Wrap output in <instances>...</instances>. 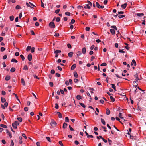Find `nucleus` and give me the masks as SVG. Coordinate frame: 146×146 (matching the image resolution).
<instances>
[{"label": "nucleus", "mask_w": 146, "mask_h": 146, "mask_svg": "<svg viewBox=\"0 0 146 146\" xmlns=\"http://www.w3.org/2000/svg\"><path fill=\"white\" fill-rule=\"evenodd\" d=\"M134 64V66H136V62L134 59H133L131 63V65L133 66Z\"/></svg>", "instance_id": "obj_7"}, {"label": "nucleus", "mask_w": 146, "mask_h": 146, "mask_svg": "<svg viewBox=\"0 0 146 146\" xmlns=\"http://www.w3.org/2000/svg\"><path fill=\"white\" fill-rule=\"evenodd\" d=\"M32 55L31 54H29L28 56V59L29 61H31L32 60Z\"/></svg>", "instance_id": "obj_6"}, {"label": "nucleus", "mask_w": 146, "mask_h": 146, "mask_svg": "<svg viewBox=\"0 0 146 146\" xmlns=\"http://www.w3.org/2000/svg\"><path fill=\"white\" fill-rule=\"evenodd\" d=\"M11 21H13L14 19V17L13 16H11L9 17Z\"/></svg>", "instance_id": "obj_35"}, {"label": "nucleus", "mask_w": 146, "mask_h": 146, "mask_svg": "<svg viewBox=\"0 0 146 146\" xmlns=\"http://www.w3.org/2000/svg\"><path fill=\"white\" fill-rule=\"evenodd\" d=\"M67 126V124L65 123H63V128L64 129L66 128Z\"/></svg>", "instance_id": "obj_23"}, {"label": "nucleus", "mask_w": 146, "mask_h": 146, "mask_svg": "<svg viewBox=\"0 0 146 146\" xmlns=\"http://www.w3.org/2000/svg\"><path fill=\"white\" fill-rule=\"evenodd\" d=\"M75 21V20L73 19H72L71 21V22L69 23V24H73L74 23Z\"/></svg>", "instance_id": "obj_34"}, {"label": "nucleus", "mask_w": 146, "mask_h": 146, "mask_svg": "<svg viewBox=\"0 0 146 146\" xmlns=\"http://www.w3.org/2000/svg\"><path fill=\"white\" fill-rule=\"evenodd\" d=\"M118 17L119 18H123L125 17V15H120L118 16Z\"/></svg>", "instance_id": "obj_40"}, {"label": "nucleus", "mask_w": 146, "mask_h": 146, "mask_svg": "<svg viewBox=\"0 0 146 146\" xmlns=\"http://www.w3.org/2000/svg\"><path fill=\"white\" fill-rule=\"evenodd\" d=\"M137 16L139 17H141L144 15V14L143 13H137Z\"/></svg>", "instance_id": "obj_27"}, {"label": "nucleus", "mask_w": 146, "mask_h": 146, "mask_svg": "<svg viewBox=\"0 0 146 146\" xmlns=\"http://www.w3.org/2000/svg\"><path fill=\"white\" fill-rule=\"evenodd\" d=\"M11 62H15V63H17V62L18 61H17L14 58H13L12 59Z\"/></svg>", "instance_id": "obj_24"}, {"label": "nucleus", "mask_w": 146, "mask_h": 146, "mask_svg": "<svg viewBox=\"0 0 146 146\" xmlns=\"http://www.w3.org/2000/svg\"><path fill=\"white\" fill-rule=\"evenodd\" d=\"M81 54V52L80 51H78L77 53V56H80Z\"/></svg>", "instance_id": "obj_41"}, {"label": "nucleus", "mask_w": 146, "mask_h": 146, "mask_svg": "<svg viewBox=\"0 0 146 146\" xmlns=\"http://www.w3.org/2000/svg\"><path fill=\"white\" fill-rule=\"evenodd\" d=\"M14 145V143L13 141V140H11V143L10 146H13Z\"/></svg>", "instance_id": "obj_57"}, {"label": "nucleus", "mask_w": 146, "mask_h": 146, "mask_svg": "<svg viewBox=\"0 0 146 146\" xmlns=\"http://www.w3.org/2000/svg\"><path fill=\"white\" fill-rule=\"evenodd\" d=\"M127 5V4L126 3H125L124 4L122 5H121V7L123 9H125L126 8Z\"/></svg>", "instance_id": "obj_9"}, {"label": "nucleus", "mask_w": 146, "mask_h": 146, "mask_svg": "<svg viewBox=\"0 0 146 146\" xmlns=\"http://www.w3.org/2000/svg\"><path fill=\"white\" fill-rule=\"evenodd\" d=\"M26 5L27 7H30L32 8H33L32 6L33 7H35V6L33 4L31 3L30 2H29V3H28L27 2L26 3Z\"/></svg>", "instance_id": "obj_4"}, {"label": "nucleus", "mask_w": 146, "mask_h": 146, "mask_svg": "<svg viewBox=\"0 0 146 146\" xmlns=\"http://www.w3.org/2000/svg\"><path fill=\"white\" fill-rule=\"evenodd\" d=\"M74 143L75 144H76V145H78L79 144V143L77 140H76L75 141H74Z\"/></svg>", "instance_id": "obj_62"}, {"label": "nucleus", "mask_w": 146, "mask_h": 146, "mask_svg": "<svg viewBox=\"0 0 146 146\" xmlns=\"http://www.w3.org/2000/svg\"><path fill=\"white\" fill-rule=\"evenodd\" d=\"M56 114H57L59 118H60L62 117V115L60 113L58 112H57Z\"/></svg>", "instance_id": "obj_17"}, {"label": "nucleus", "mask_w": 146, "mask_h": 146, "mask_svg": "<svg viewBox=\"0 0 146 146\" xmlns=\"http://www.w3.org/2000/svg\"><path fill=\"white\" fill-rule=\"evenodd\" d=\"M55 108L56 109H58L59 106H58V104L57 103H56V104H55Z\"/></svg>", "instance_id": "obj_61"}, {"label": "nucleus", "mask_w": 146, "mask_h": 146, "mask_svg": "<svg viewBox=\"0 0 146 146\" xmlns=\"http://www.w3.org/2000/svg\"><path fill=\"white\" fill-rule=\"evenodd\" d=\"M111 85L112 88H113L115 91H116V87L115 85V84H111Z\"/></svg>", "instance_id": "obj_22"}, {"label": "nucleus", "mask_w": 146, "mask_h": 146, "mask_svg": "<svg viewBox=\"0 0 146 146\" xmlns=\"http://www.w3.org/2000/svg\"><path fill=\"white\" fill-rule=\"evenodd\" d=\"M50 72L51 74H54L55 73V70L53 69H52L51 70Z\"/></svg>", "instance_id": "obj_53"}, {"label": "nucleus", "mask_w": 146, "mask_h": 146, "mask_svg": "<svg viewBox=\"0 0 146 146\" xmlns=\"http://www.w3.org/2000/svg\"><path fill=\"white\" fill-rule=\"evenodd\" d=\"M110 98L111 100L113 102L115 100L114 98L112 96H110Z\"/></svg>", "instance_id": "obj_36"}, {"label": "nucleus", "mask_w": 146, "mask_h": 146, "mask_svg": "<svg viewBox=\"0 0 146 146\" xmlns=\"http://www.w3.org/2000/svg\"><path fill=\"white\" fill-rule=\"evenodd\" d=\"M54 36H55L58 37L59 36V35L58 33H55V34L54 35Z\"/></svg>", "instance_id": "obj_47"}, {"label": "nucleus", "mask_w": 146, "mask_h": 146, "mask_svg": "<svg viewBox=\"0 0 146 146\" xmlns=\"http://www.w3.org/2000/svg\"><path fill=\"white\" fill-rule=\"evenodd\" d=\"M86 30L87 31H89L90 30V28L88 27H87L86 28Z\"/></svg>", "instance_id": "obj_63"}, {"label": "nucleus", "mask_w": 146, "mask_h": 146, "mask_svg": "<svg viewBox=\"0 0 146 146\" xmlns=\"http://www.w3.org/2000/svg\"><path fill=\"white\" fill-rule=\"evenodd\" d=\"M119 116L121 119H123V117H122V113H119Z\"/></svg>", "instance_id": "obj_52"}, {"label": "nucleus", "mask_w": 146, "mask_h": 146, "mask_svg": "<svg viewBox=\"0 0 146 146\" xmlns=\"http://www.w3.org/2000/svg\"><path fill=\"white\" fill-rule=\"evenodd\" d=\"M34 78H36V79H39V78H38L36 75H34Z\"/></svg>", "instance_id": "obj_60"}, {"label": "nucleus", "mask_w": 146, "mask_h": 146, "mask_svg": "<svg viewBox=\"0 0 146 146\" xmlns=\"http://www.w3.org/2000/svg\"><path fill=\"white\" fill-rule=\"evenodd\" d=\"M19 125V123L18 121H15V122L12 124V126L15 129L17 128V125Z\"/></svg>", "instance_id": "obj_1"}, {"label": "nucleus", "mask_w": 146, "mask_h": 146, "mask_svg": "<svg viewBox=\"0 0 146 146\" xmlns=\"http://www.w3.org/2000/svg\"><path fill=\"white\" fill-rule=\"evenodd\" d=\"M50 125L52 127H54L56 126L57 123L55 121L52 120L50 123Z\"/></svg>", "instance_id": "obj_2"}, {"label": "nucleus", "mask_w": 146, "mask_h": 146, "mask_svg": "<svg viewBox=\"0 0 146 146\" xmlns=\"http://www.w3.org/2000/svg\"><path fill=\"white\" fill-rule=\"evenodd\" d=\"M21 81L22 85L24 86H25V83L24 79L23 78H21Z\"/></svg>", "instance_id": "obj_11"}, {"label": "nucleus", "mask_w": 146, "mask_h": 146, "mask_svg": "<svg viewBox=\"0 0 146 146\" xmlns=\"http://www.w3.org/2000/svg\"><path fill=\"white\" fill-rule=\"evenodd\" d=\"M76 66V65L75 64H73L71 67V69L72 70H74Z\"/></svg>", "instance_id": "obj_16"}, {"label": "nucleus", "mask_w": 146, "mask_h": 146, "mask_svg": "<svg viewBox=\"0 0 146 146\" xmlns=\"http://www.w3.org/2000/svg\"><path fill=\"white\" fill-rule=\"evenodd\" d=\"M76 98L78 100H80L82 99V97L79 95H78L76 96Z\"/></svg>", "instance_id": "obj_21"}, {"label": "nucleus", "mask_w": 146, "mask_h": 146, "mask_svg": "<svg viewBox=\"0 0 146 146\" xmlns=\"http://www.w3.org/2000/svg\"><path fill=\"white\" fill-rule=\"evenodd\" d=\"M65 14L66 15L70 16V13L69 12H67L65 13Z\"/></svg>", "instance_id": "obj_39"}, {"label": "nucleus", "mask_w": 146, "mask_h": 146, "mask_svg": "<svg viewBox=\"0 0 146 146\" xmlns=\"http://www.w3.org/2000/svg\"><path fill=\"white\" fill-rule=\"evenodd\" d=\"M101 122L103 124L105 125L106 124V122L104 119H101Z\"/></svg>", "instance_id": "obj_44"}, {"label": "nucleus", "mask_w": 146, "mask_h": 146, "mask_svg": "<svg viewBox=\"0 0 146 146\" xmlns=\"http://www.w3.org/2000/svg\"><path fill=\"white\" fill-rule=\"evenodd\" d=\"M59 143L61 146H64L63 144L62 143V142L61 141H60L59 142Z\"/></svg>", "instance_id": "obj_59"}, {"label": "nucleus", "mask_w": 146, "mask_h": 146, "mask_svg": "<svg viewBox=\"0 0 146 146\" xmlns=\"http://www.w3.org/2000/svg\"><path fill=\"white\" fill-rule=\"evenodd\" d=\"M6 132L7 133H8V134L9 136L11 138L12 137V135L9 132V131L7 129L6 130Z\"/></svg>", "instance_id": "obj_10"}, {"label": "nucleus", "mask_w": 146, "mask_h": 146, "mask_svg": "<svg viewBox=\"0 0 146 146\" xmlns=\"http://www.w3.org/2000/svg\"><path fill=\"white\" fill-rule=\"evenodd\" d=\"M60 11V9H58L57 10H55V13L56 14H57V13H58Z\"/></svg>", "instance_id": "obj_50"}, {"label": "nucleus", "mask_w": 146, "mask_h": 146, "mask_svg": "<svg viewBox=\"0 0 146 146\" xmlns=\"http://www.w3.org/2000/svg\"><path fill=\"white\" fill-rule=\"evenodd\" d=\"M31 48V47L30 46H28L26 48V50L27 51H29Z\"/></svg>", "instance_id": "obj_30"}, {"label": "nucleus", "mask_w": 146, "mask_h": 146, "mask_svg": "<svg viewBox=\"0 0 146 146\" xmlns=\"http://www.w3.org/2000/svg\"><path fill=\"white\" fill-rule=\"evenodd\" d=\"M79 104L83 107V108L85 107V105L83 103L80 102Z\"/></svg>", "instance_id": "obj_38"}, {"label": "nucleus", "mask_w": 146, "mask_h": 146, "mask_svg": "<svg viewBox=\"0 0 146 146\" xmlns=\"http://www.w3.org/2000/svg\"><path fill=\"white\" fill-rule=\"evenodd\" d=\"M49 26L51 28H54L55 27L54 23L53 22H51L49 23Z\"/></svg>", "instance_id": "obj_3"}, {"label": "nucleus", "mask_w": 146, "mask_h": 146, "mask_svg": "<svg viewBox=\"0 0 146 146\" xmlns=\"http://www.w3.org/2000/svg\"><path fill=\"white\" fill-rule=\"evenodd\" d=\"M74 77H76V78H77L78 77V75L77 74V73L76 72H74Z\"/></svg>", "instance_id": "obj_20"}, {"label": "nucleus", "mask_w": 146, "mask_h": 146, "mask_svg": "<svg viewBox=\"0 0 146 146\" xmlns=\"http://www.w3.org/2000/svg\"><path fill=\"white\" fill-rule=\"evenodd\" d=\"M77 8L78 9H82V10H83V7L82 6L79 5L77 6Z\"/></svg>", "instance_id": "obj_29"}, {"label": "nucleus", "mask_w": 146, "mask_h": 146, "mask_svg": "<svg viewBox=\"0 0 146 146\" xmlns=\"http://www.w3.org/2000/svg\"><path fill=\"white\" fill-rule=\"evenodd\" d=\"M6 92L4 91H2V94L3 95H5L6 94Z\"/></svg>", "instance_id": "obj_64"}, {"label": "nucleus", "mask_w": 146, "mask_h": 146, "mask_svg": "<svg viewBox=\"0 0 146 146\" xmlns=\"http://www.w3.org/2000/svg\"><path fill=\"white\" fill-rule=\"evenodd\" d=\"M20 57L21 58L22 60L23 61L25 58L24 56L23 55L21 54L20 55Z\"/></svg>", "instance_id": "obj_42"}, {"label": "nucleus", "mask_w": 146, "mask_h": 146, "mask_svg": "<svg viewBox=\"0 0 146 146\" xmlns=\"http://www.w3.org/2000/svg\"><path fill=\"white\" fill-rule=\"evenodd\" d=\"M23 69L25 70H27L28 69V67L27 65H25L24 66Z\"/></svg>", "instance_id": "obj_32"}, {"label": "nucleus", "mask_w": 146, "mask_h": 146, "mask_svg": "<svg viewBox=\"0 0 146 146\" xmlns=\"http://www.w3.org/2000/svg\"><path fill=\"white\" fill-rule=\"evenodd\" d=\"M96 5L97 7L98 8H100V5H99V4L97 2H96Z\"/></svg>", "instance_id": "obj_51"}, {"label": "nucleus", "mask_w": 146, "mask_h": 146, "mask_svg": "<svg viewBox=\"0 0 146 146\" xmlns=\"http://www.w3.org/2000/svg\"><path fill=\"white\" fill-rule=\"evenodd\" d=\"M20 8H21L20 7V6H19V5H17V6H16V7H15V9L17 10L19 9Z\"/></svg>", "instance_id": "obj_54"}, {"label": "nucleus", "mask_w": 146, "mask_h": 146, "mask_svg": "<svg viewBox=\"0 0 146 146\" xmlns=\"http://www.w3.org/2000/svg\"><path fill=\"white\" fill-rule=\"evenodd\" d=\"M31 53L34 52L35 51V48L34 47H32L31 48Z\"/></svg>", "instance_id": "obj_37"}, {"label": "nucleus", "mask_w": 146, "mask_h": 146, "mask_svg": "<svg viewBox=\"0 0 146 146\" xmlns=\"http://www.w3.org/2000/svg\"><path fill=\"white\" fill-rule=\"evenodd\" d=\"M5 48L3 47H1V52H3L5 50Z\"/></svg>", "instance_id": "obj_49"}, {"label": "nucleus", "mask_w": 146, "mask_h": 146, "mask_svg": "<svg viewBox=\"0 0 146 146\" xmlns=\"http://www.w3.org/2000/svg\"><path fill=\"white\" fill-rule=\"evenodd\" d=\"M49 84L50 86L52 87L53 86V84L52 82H50L49 83Z\"/></svg>", "instance_id": "obj_46"}, {"label": "nucleus", "mask_w": 146, "mask_h": 146, "mask_svg": "<svg viewBox=\"0 0 146 146\" xmlns=\"http://www.w3.org/2000/svg\"><path fill=\"white\" fill-rule=\"evenodd\" d=\"M110 113V110L108 109L107 108L106 110V114L107 115H109Z\"/></svg>", "instance_id": "obj_15"}, {"label": "nucleus", "mask_w": 146, "mask_h": 146, "mask_svg": "<svg viewBox=\"0 0 146 146\" xmlns=\"http://www.w3.org/2000/svg\"><path fill=\"white\" fill-rule=\"evenodd\" d=\"M61 52V51L60 50H56L55 51H54V53H56V54H58V53H60Z\"/></svg>", "instance_id": "obj_19"}, {"label": "nucleus", "mask_w": 146, "mask_h": 146, "mask_svg": "<svg viewBox=\"0 0 146 146\" xmlns=\"http://www.w3.org/2000/svg\"><path fill=\"white\" fill-rule=\"evenodd\" d=\"M13 94L15 96L16 99L20 102L19 99L18 98V97L17 95L16 94L14 93H13Z\"/></svg>", "instance_id": "obj_31"}, {"label": "nucleus", "mask_w": 146, "mask_h": 146, "mask_svg": "<svg viewBox=\"0 0 146 146\" xmlns=\"http://www.w3.org/2000/svg\"><path fill=\"white\" fill-rule=\"evenodd\" d=\"M92 5H90L89 4H87L84 7V8L85 9H90L91 7L92 6Z\"/></svg>", "instance_id": "obj_5"}, {"label": "nucleus", "mask_w": 146, "mask_h": 146, "mask_svg": "<svg viewBox=\"0 0 146 146\" xmlns=\"http://www.w3.org/2000/svg\"><path fill=\"white\" fill-rule=\"evenodd\" d=\"M46 138L47 139V140L49 141V142H51V139L49 137H46Z\"/></svg>", "instance_id": "obj_43"}, {"label": "nucleus", "mask_w": 146, "mask_h": 146, "mask_svg": "<svg viewBox=\"0 0 146 146\" xmlns=\"http://www.w3.org/2000/svg\"><path fill=\"white\" fill-rule=\"evenodd\" d=\"M1 101L3 103L5 102L6 101V99L5 98L1 97Z\"/></svg>", "instance_id": "obj_28"}, {"label": "nucleus", "mask_w": 146, "mask_h": 146, "mask_svg": "<svg viewBox=\"0 0 146 146\" xmlns=\"http://www.w3.org/2000/svg\"><path fill=\"white\" fill-rule=\"evenodd\" d=\"M118 121L120 122H121L122 124H123V123L122 122V120H123L124 121H127V120H126L125 119H116Z\"/></svg>", "instance_id": "obj_26"}, {"label": "nucleus", "mask_w": 146, "mask_h": 146, "mask_svg": "<svg viewBox=\"0 0 146 146\" xmlns=\"http://www.w3.org/2000/svg\"><path fill=\"white\" fill-rule=\"evenodd\" d=\"M111 27L114 29L116 31L117 30V28L115 26V25L111 26Z\"/></svg>", "instance_id": "obj_45"}, {"label": "nucleus", "mask_w": 146, "mask_h": 146, "mask_svg": "<svg viewBox=\"0 0 146 146\" xmlns=\"http://www.w3.org/2000/svg\"><path fill=\"white\" fill-rule=\"evenodd\" d=\"M10 79V76L9 75H7L5 77V80L6 81H8Z\"/></svg>", "instance_id": "obj_12"}, {"label": "nucleus", "mask_w": 146, "mask_h": 146, "mask_svg": "<svg viewBox=\"0 0 146 146\" xmlns=\"http://www.w3.org/2000/svg\"><path fill=\"white\" fill-rule=\"evenodd\" d=\"M106 65L107 64L106 63H103L101 64V66H106Z\"/></svg>", "instance_id": "obj_56"}, {"label": "nucleus", "mask_w": 146, "mask_h": 146, "mask_svg": "<svg viewBox=\"0 0 146 146\" xmlns=\"http://www.w3.org/2000/svg\"><path fill=\"white\" fill-rule=\"evenodd\" d=\"M56 21L57 22H59L60 21V17H57L56 19Z\"/></svg>", "instance_id": "obj_48"}, {"label": "nucleus", "mask_w": 146, "mask_h": 146, "mask_svg": "<svg viewBox=\"0 0 146 146\" xmlns=\"http://www.w3.org/2000/svg\"><path fill=\"white\" fill-rule=\"evenodd\" d=\"M110 31L112 35H114L115 34V30L113 29H111L110 30Z\"/></svg>", "instance_id": "obj_8"}, {"label": "nucleus", "mask_w": 146, "mask_h": 146, "mask_svg": "<svg viewBox=\"0 0 146 146\" xmlns=\"http://www.w3.org/2000/svg\"><path fill=\"white\" fill-rule=\"evenodd\" d=\"M55 75L56 76L58 77H60V74L58 73H56L55 74Z\"/></svg>", "instance_id": "obj_58"}, {"label": "nucleus", "mask_w": 146, "mask_h": 146, "mask_svg": "<svg viewBox=\"0 0 146 146\" xmlns=\"http://www.w3.org/2000/svg\"><path fill=\"white\" fill-rule=\"evenodd\" d=\"M16 70L15 68L14 67H12L10 69V71L11 72H14Z\"/></svg>", "instance_id": "obj_18"}, {"label": "nucleus", "mask_w": 146, "mask_h": 146, "mask_svg": "<svg viewBox=\"0 0 146 146\" xmlns=\"http://www.w3.org/2000/svg\"><path fill=\"white\" fill-rule=\"evenodd\" d=\"M5 31H3L2 33H1V35H2V36H5Z\"/></svg>", "instance_id": "obj_55"}, {"label": "nucleus", "mask_w": 146, "mask_h": 146, "mask_svg": "<svg viewBox=\"0 0 146 146\" xmlns=\"http://www.w3.org/2000/svg\"><path fill=\"white\" fill-rule=\"evenodd\" d=\"M73 53L72 52H70L68 54V56L70 57H72V56Z\"/></svg>", "instance_id": "obj_13"}, {"label": "nucleus", "mask_w": 146, "mask_h": 146, "mask_svg": "<svg viewBox=\"0 0 146 146\" xmlns=\"http://www.w3.org/2000/svg\"><path fill=\"white\" fill-rule=\"evenodd\" d=\"M86 50L85 47L83 48L82 49V52L83 54H85L86 52Z\"/></svg>", "instance_id": "obj_14"}, {"label": "nucleus", "mask_w": 146, "mask_h": 146, "mask_svg": "<svg viewBox=\"0 0 146 146\" xmlns=\"http://www.w3.org/2000/svg\"><path fill=\"white\" fill-rule=\"evenodd\" d=\"M0 126L1 127H3V128H7V127L6 125H5L3 124H1Z\"/></svg>", "instance_id": "obj_25"}, {"label": "nucleus", "mask_w": 146, "mask_h": 146, "mask_svg": "<svg viewBox=\"0 0 146 146\" xmlns=\"http://www.w3.org/2000/svg\"><path fill=\"white\" fill-rule=\"evenodd\" d=\"M108 140L109 143V144L110 145H111V143L112 142V141L109 138H108Z\"/></svg>", "instance_id": "obj_33"}]
</instances>
